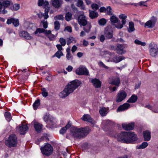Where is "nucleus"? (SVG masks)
Wrapping results in <instances>:
<instances>
[{
	"mask_svg": "<svg viewBox=\"0 0 158 158\" xmlns=\"http://www.w3.org/2000/svg\"><path fill=\"white\" fill-rule=\"evenodd\" d=\"M143 135L144 138H150L151 132L148 130H146L143 132Z\"/></svg>",
	"mask_w": 158,
	"mask_h": 158,
	"instance_id": "nucleus-35",
	"label": "nucleus"
},
{
	"mask_svg": "<svg viewBox=\"0 0 158 158\" xmlns=\"http://www.w3.org/2000/svg\"><path fill=\"white\" fill-rule=\"evenodd\" d=\"M20 8V5L18 4H15L12 5L9 7L12 10H18Z\"/></svg>",
	"mask_w": 158,
	"mask_h": 158,
	"instance_id": "nucleus-32",
	"label": "nucleus"
},
{
	"mask_svg": "<svg viewBox=\"0 0 158 158\" xmlns=\"http://www.w3.org/2000/svg\"><path fill=\"white\" fill-rule=\"evenodd\" d=\"M100 114L102 116H105L107 114L106 108L105 107H103L100 109L99 111Z\"/></svg>",
	"mask_w": 158,
	"mask_h": 158,
	"instance_id": "nucleus-38",
	"label": "nucleus"
},
{
	"mask_svg": "<svg viewBox=\"0 0 158 158\" xmlns=\"http://www.w3.org/2000/svg\"><path fill=\"white\" fill-rule=\"evenodd\" d=\"M49 5L48 2L47 1V0H39L38 5L39 6H44V8H45V6H48Z\"/></svg>",
	"mask_w": 158,
	"mask_h": 158,
	"instance_id": "nucleus-26",
	"label": "nucleus"
},
{
	"mask_svg": "<svg viewBox=\"0 0 158 158\" xmlns=\"http://www.w3.org/2000/svg\"><path fill=\"white\" fill-rule=\"evenodd\" d=\"M2 4L3 6V8L6 9V7H7L10 6V7L11 5H13V3L9 1H5L3 2Z\"/></svg>",
	"mask_w": 158,
	"mask_h": 158,
	"instance_id": "nucleus-31",
	"label": "nucleus"
},
{
	"mask_svg": "<svg viewBox=\"0 0 158 158\" xmlns=\"http://www.w3.org/2000/svg\"><path fill=\"white\" fill-rule=\"evenodd\" d=\"M42 91V94L44 97H46L48 95V93L47 92L46 89L45 88H43L41 89Z\"/></svg>",
	"mask_w": 158,
	"mask_h": 158,
	"instance_id": "nucleus-50",
	"label": "nucleus"
},
{
	"mask_svg": "<svg viewBox=\"0 0 158 158\" xmlns=\"http://www.w3.org/2000/svg\"><path fill=\"white\" fill-rule=\"evenodd\" d=\"M32 123H33L34 126L35 131L37 133L40 132L42 129V125L35 122H33Z\"/></svg>",
	"mask_w": 158,
	"mask_h": 158,
	"instance_id": "nucleus-21",
	"label": "nucleus"
},
{
	"mask_svg": "<svg viewBox=\"0 0 158 158\" xmlns=\"http://www.w3.org/2000/svg\"><path fill=\"white\" fill-rule=\"evenodd\" d=\"M105 35H101L100 38V41L102 42H103L105 40Z\"/></svg>",
	"mask_w": 158,
	"mask_h": 158,
	"instance_id": "nucleus-60",
	"label": "nucleus"
},
{
	"mask_svg": "<svg viewBox=\"0 0 158 158\" xmlns=\"http://www.w3.org/2000/svg\"><path fill=\"white\" fill-rule=\"evenodd\" d=\"M136 139H118V141L122 143H134Z\"/></svg>",
	"mask_w": 158,
	"mask_h": 158,
	"instance_id": "nucleus-18",
	"label": "nucleus"
},
{
	"mask_svg": "<svg viewBox=\"0 0 158 158\" xmlns=\"http://www.w3.org/2000/svg\"><path fill=\"white\" fill-rule=\"evenodd\" d=\"M134 23L132 22H130L129 24V28H128V31L131 33L134 31L135 29L134 28Z\"/></svg>",
	"mask_w": 158,
	"mask_h": 158,
	"instance_id": "nucleus-29",
	"label": "nucleus"
},
{
	"mask_svg": "<svg viewBox=\"0 0 158 158\" xmlns=\"http://www.w3.org/2000/svg\"><path fill=\"white\" fill-rule=\"evenodd\" d=\"M156 18L154 17H152L151 19L147 22L145 24L144 27H148L149 28H152L155 26L156 22Z\"/></svg>",
	"mask_w": 158,
	"mask_h": 158,
	"instance_id": "nucleus-12",
	"label": "nucleus"
},
{
	"mask_svg": "<svg viewBox=\"0 0 158 158\" xmlns=\"http://www.w3.org/2000/svg\"><path fill=\"white\" fill-rule=\"evenodd\" d=\"M62 4L61 0H52V5L56 8H58L60 7Z\"/></svg>",
	"mask_w": 158,
	"mask_h": 158,
	"instance_id": "nucleus-19",
	"label": "nucleus"
},
{
	"mask_svg": "<svg viewBox=\"0 0 158 158\" xmlns=\"http://www.w3.org/2000/svg\"><path fill=\"white\" fill-rule=\"evenodd\" d=\"M92 8L94 10L93 11H96L99 8V6L97 4L93 3L91 5Z\"/></svg>",
	"mask_w": 158,
	"mask_h": 158,
	"instance_id": "nucleus-51",
	"label": "nucleus"
},
{
	"mask_svg": "<svg viewBox=\"0 0 158 158\" xmlns=\"http://www.w3.org/2000/svg\"><path fill=\"white\" fill-rule=\"evenodd\" d=\"M117 53L119 54L122 55L126 53V51L123 50V45L121 44H118L117 46Z\"/></svg>",
	"mask_w": 158,
	"mask_h": 158,
	"instance_id": "nucleus-22",
	"label": "nucleus"
},
{
	"mask_svg": "<svg viewBox=\"0 0 158 158\" xmlns=\"http://www.w3.org/2000/svg\"><path fill=\"white\" fill-rule=\"evenodd\" d=\"M127 137L129 138H136L137 135L133 132L130 131L127 132Z\"/></svg>",
	"mask_w": 158,
	"mask_h": 158,
	"instance_id": "nucleus-36",
	"label": "nucleus"
},
{
	"mask_svg": "<svg viewBox=\"0 0 158 158\" xmlns=\"http://www.w3.org/2000/svg\"><path fill=\"white\" fill-rule=\"evenodd\" d=\"M6 145L9 148L15 147L17 145V139H7L5 142Z\"/></svg>",
	"mask_w": 158,
	"mask_h": 158,
	"instance_id": "nucleus-10",
	"label": "nucleus"
},
{
	"mask_svg": "<svg viewBox=\"0 0 158 158\" xmlns=\"http://www.w3.org/2000/svg\"><path fill=\"white\" fill-rule=\"evenodd\" d=\"M40 104V102L39 99H37L35 101L33 105L34 109L36 110Z\"/></svg>",
	"mask_w": 158,
	"mask_h": 158,
	"instance_id": "nucleus-42",
	"label": "nucleus"
},
{
	"mask_svg": "<svg viewBox=\"0 0 158 158\" xmlns=\"http://www.w3.org/2000/svg\"><path fill=\"white\" fill-rule=\"evenodd\" d=\"M113 31L110 26H108L104 30V34L106 39H110L113 37Z\"/></svg>",
	"mask_w": 158,
	"mask_h": 158,
	"instance_id": "nucleus-6",
	"label": "nucleus"
},
{
	"mask_svg": "<svg viewBox=\"0 0 158 158\" xmlns=\"http://www.w3.org/2000/svg\"><path fill=\"white\" fill-rule=\"evenodd\" d=\"M71 7L74 10V12H77L78 11L77 9L75 6L73 4H72L71 5Z\"/></svg>",
	"mask_w": 158,
	"mask_h": 158,
	"instance_id": "nucleus-64",
	"label": "nucleus"
},
{
	"mask_svg": "<svg viewBox=\"0 0 158 158\" xmlns=\"http://www.w3.org/2000/svg\"><path fill=\"white\" fill-rule=\"evenodd\" d=\"M3 4L2 3L0 2V14H5L7 12V11L5 10V9L2 8Z\"/></svg>",
	"mask_w": 158,
	"mask_h": 158,
	"instance_id": "nucleus-39",
	"label": "nucleus"
},
{
	"mask_svg": "<svg viewBox=\"0 0 158 158\" xmlns=\"http://www.w3.org/2000/svg\"><path fill=\"white\" fill-rule=\"evenodd\" d=\"M130 107V104L128 103H125L123 105H121L117 109V112H120L124 111Z\"/></svg>",
	"mask_w": 158,
	"mask_h": 158,
	"instance_id": "nucleus-20",
	"label": "nucleus"
},
{
	"mask_svg": "<svg viewBox=\"0 0 158 158\" xmlns=\"http://www.w3.org/2000/svg\"><path fill=\"white\" fill-rule=\"evenodd\" d=\"M91 147L90 144L87 143H85L82 146V148L83 149H87Z\"/></svg>",
	"mask_w": 158,
	"mask_h": 158,
	"instance_id": "nucleus-49",
	"label": "nucleus"
},
{
	"mask_svg": "<svg viewBox=\"0 0 158 158\" xmlns=\"http://www.w3.org/2000/svg\"><path fill=\"white\" fill-rule=\"evenodd\" d=\"M90 129L89 127L80 128L74 127L72 129L71 132L73 137L84 138L88 134Z\"/></svg>",
	"mask_w": 158,
	"mask_h": 158,
	"instance_id": "nucleus-2",
	"label": "nucleus"
},
{
	"mask_svg": "<svg viewBox=\"0 0 158 158\" xmlns=\"http://www.w3.org/2000/svg\"><path fill=\"white\" fill-rule=\"evenodd\" d=\"M119 17L120 19H122V23L120 24V22L118 20V24L116 25L113 24V25L115 26V27L118 29H121L123 27V25H125L126 23V19L127 18V16L124 14H121L119 15Z\"/></svg>",
	"mask_w": 158,
	"mask_h": 158,
	"instance_id": "nucleus-7",
	"label": "nucleus"
},
{
	"mask_svg": "<svg viewBox=\"0 0 158 158\" xmlns=\"http://www.w3.org/2000/svg\"><path fill=\"white\" fill-rule=\"evenodd\" d=\"M55 20H63L64 19V17L62 15H60L56 16L54 17Z\"/></svg>",
	"mask_w": 158,
	"mask_h": 158,
	"instance_id": "nucleus-52",
	"label": "nucleus"
},
{
	"mask_svg": "<svg viewBox=\"0 0 158 158\" xmlns=\"http://www.w3.org/2000/svg\"><path fill=\"white\" fill-rule=\"evenodd\" d=\"M42 153L47 156L51 155L53 152V148L51 144H47L41 148Z\"/></svg>",
	"mask_w": 158,
	"mask_h": 158,
	"instance_id": "nucleus-3",
	"label": "nucleus"
},
{
	"mask_svg": "<svg viewBox=\"0 0 158 158\" xmlns=\"http://www.w3.org/2000/svg\"><path fill=\"white\" fill-rule=\"evenodd\" d=\"M66 129L64 128V127L60 130V133L61 134H63L66 133Z\"/></svg>",
	"mask_w": 158,
	"mask_h": 158,
	"instance_id": "nucleus-56",
	"label": "nucleus"
},
{
	"mask_svg": "<svg viewBox=\"0 0 158 158\" xmlns=\"http://www.w3.org/2000/svg\"><path fill=\"white\" fill-rule=\"evenodd\" d=\"M14 18H11L10 19H8L7 21V23L8 24H11V23H12L13 21Z\"/></svg>",
	"mask_w": 158,
	"mask_h": 158,
	"instance_id": "nucleus-61",
	"label": "nucleus"
},
{
	"mask_svg": "<svg viewBox=\"0 0 158 158\" xmlns=\"http://www.w3.org/2000/svg\"><path fill=\"white\" fill-rule=\"evenodd\" d=\"M50 135L47 133H44L42 137V138H48V137H50Z\"/></svg>",
	"mask_w": 158,
	"mask_h": 158,
	"instance_id": "nucleus-58",
	"label": "nucleus"
},
{
	"mask_svg": "<svg viewBox=\"0 0 158 158\" xmlns=\"http://www.w3.org/2000/svg\"><path fill=\"white\" fill-rule=\"evenodd\" d=\"M91 26L90 24H87L85 27H84L83 28L84 31L87 33H89L90 30Z\"/></svg>",
	"mask_w": 158,
	"mask_h": 158,
	"instance_id": "nucleus-41",
	"label": "nucleus"
},
{
	"mask_svg": "<svg viewBox=\"0 0 158 158\" xmlns=\"http://www.w3.org/2000/svg\"><path fill=\"white\" fill-rule=\"evenodd\" d=\"M4 116L6 120L9 122L11 119V114L9 112H5L4 114Z\"/></svg>",
	"mask_w": 158,
	"mask_h": 158,
	"instance_id": "nucleus-40",
	"label": "nucleus"
},
{
	"mask_svg": "<svg viewBox=\"0 0 158 158\" xmlns=\"http://www.w3.org/2000/svg\"><path fill=\"white\" fill-rule=\"evenodd\" d=\"M106 10L107 11V13L108 15H112L113 13L111 11L112 9L110 6H108L106 9Z\"/></svg>",
	"mask_w": 158,
	"mask_h": 158,
	"instance_id": "nucleus-53",
	"label": "nucleus"
},
{
	"mask_svg": "<svg viewBox=\"0 0 158 158\" xmlns=\"http://www.w3.org/2000/svg\"><path fill=\"white\" fill-rule=\"evenodd\" d=\"M19 35L20 36L23 37L27 40H31L32 38L27 32L25 31L21 32L19 34Z\"/></svg>",
	"mask_w": 158,
	"mask_h": 158,
	"instance_id": "nucleus-24",
	"label": "nucleus"
},
{
	"mask_svg": "<svg viewBox=\"0 0 158 158\" xmlns=\"http://www.w3.org/2000/svg\"><path fill=\"white\" fill-rule=\"evenodd\" d=\"M19 129L20 134L24 135L28 131V128L26 125L22 124L19 126Z\"/></svg>",
	"mask_w": 158,
	"mask_h": 158,
	"instance_id": "nucleus-17",
	"label": "nucleus"
},
{
	"mask_svg": "<svg viewBox=\"0 0 158 158\" xmlns=\"http://www.w3.org/2000/svg\"><path fill=\"white\" fill-rule=\"evenodd\" d=\"M91 82L96 88H99L101 87V82L97 79H91Z\"/></svg>",
	"mask_w": 158,
	"mask_h": 158,
	"instance_id": "nucleus-16",
	"label": "nucleus"
},
{
	"mask_svg": "<svg viewBox=\"0 0 158 158\" xmlns=\"http://www.w3.org/2000/svg\"><path fill=\"white\" fill-rule=\"evenodd\" d=\"M81 119L84 121H87L91 123H92L93 121V119L88 114H84Z\"/></svg>",
	"mask_w": 158,
	"mask_h": 158,
	"instance_id": "nucleus-25",
	"label": "nucleus"
},
{
	"mask_svg": "<svg viewBox=\"0 0 158 158\" xmlns=\"http://www.w3.org/2000/svg\"><path fill=\"white\" fill-rule=\"evenodd\" d=\"M106 21L105 19L102 18L98 21V23L100 26H104L106 23Z\"/></svg>",
	"mask_w": 158,
	"mask_h": 158,
	"instance_id": "nucleus-45",
	"label": "nucleus"
},
{
	"mask_svg": "<svg viewBox=\"0 0 158 158\" xmlns=\"http://www.w3.org/2000/svg\"><path fill=\"white\" fill-rule=\"evenodd\" d=\"M54 28L56 31L59 30L60 27V24L58 21H56L54 23Z\"/></svg>",
	"mask_w": 158,
	"mask_h": 158,
	"instance_id": "nucleus-46",
	"label": "nucleus"
},
{
	"mask_svg": "<svg viewBox=\"0 0 158 158\" xmlns=\"http://www.w3.org/2000/svg\"><path fill=\"white\" fill-rule=\"evenodd\" d=\"M63 55V54L61 51H58L55 53L53 56H55L58 58H60V56Z\"/></svg>",
	"mask_w": 158,
	"mask_h": 158,
	"instance_id": "nucleus-48",
	"label": "nucleus"
},
{
	"mask_svg": "<svg viewBox=\"0 0 158 158\" xmlns=\"http://www.w3.org/2000/svg\"><path fill=\"white\" fill-rule=\"evenodd\" d=\"M44 119L45 122L48 123L51 126L50 127L54 126V123L53 121V118L49 115H45L44 117Z\"/></svg>",
	"mask_w": 158,
	"mask_h": 158,
	"instance_id": "nucleus-14",
	"label": "nucleus"
},
{
	"mask_svg": "<svg viewBox=\"0 0 158 158\" xmlns=\"http://www.w3.org/2000/svg\"><path fill=\"white\" fill-rule=\"evenodd\" d=\"M127 96V94L125 91L122 90L119 92L117 95L116 101L118 102L122 101L126 98Z\"/></svg>",
	"mask_w": 158,
	"mask_h": 158,
	"instance_id": "nucleus-9",
	"label": "nucleus"
},
{
	"mask_svg": "<svg viewBox=\"0 0 158 158\" xmlns=\"http://www.w3.org/2000/svg\"><path fill=\"white\" fill-rule=\"evenodd\" d=\"M148 143L147 142H143L137 147V149H139L145 148L148 146Z\"/></svg>",
	"mask_w": 158,
	"mask_h": 158,
	"instance_id": "nucleus-43",
	"label": "nucleus"
},
{
	"mask_svg": "<svg viewBox=\"0 0 158 158\" xmlns=\"http://www.w3.org/2000/svg\"><path fill=\"white\" fill-rule=\"evenodd\" d=\"M110 21L113 23H118V19L114 15L110 17Z\"/></svg>",
	"mask_w": 158,
	"mask_h": 158,
	"instance_id": "nucleus-34",
	"label": "nucleus"
},
{
	"mask_svg": "<svg viewBox=\"0 0 158 158\" xmlns=\"http://www.w3.org/2000/svg\"><path fill=\"white\" fill-rule=\"evenodd\" d=\"M150 48V53L153 57H156L158 55V47L156 44H151L149 46Z\"/></svg>",
	"mask_w": 158,
	"mask_h": 158,
	"instance_id": "nucleus-5",
	"label": "nucleus"
},
{
	"mask_svg": "<svg viewBox=\"0 0 158 158\" xmlns=\"http://www.w3.org/2000/svg\"><path fill=\"white\" fill-rule=\"evenodd\" d=\"M134 42L136 44L141 45L143 46H144L146 45V43L145 42H142L138 39L135 40Z\"/></svg>",
	"mask_w": 158,
	"mask_h": 158,
	"instance_id": "nucleus-47",
	"label": "nucleus"
},
{
	"mask_svg": "<svg viewBox=\"0 0 158 158\" xmlns=\"http://www.w3.org/2000/svg\"><path fill=\"white\" fill-rule=\"evenodd\" d=\"M45 13L44 16V18L45 19H47L48 17V13L50 10V7L47 6H45Z\"/></svg>",
	"mask_w": 158,
	"mask_h": 158,
	"instance_id": "nucleus-37",
	"label": "nucleus"
},
{
	"mask_svg": "<svg viewBox=\"0 0 158 158\" xmlns=\"http://www.w3.org/2000/svg\"><path fill=\"white\" fill-rule=\"evenodd\" d=\"M59 41L62 46H64L66 44V41L63 38H60L59 40Z\"/></svg>",
	"mask_w": 158,
	"mask_h": 158,
	"instance_id": "nucleus-54",
	"label": "nucleus"
},
{
	"mask_svg": "<svg viewBox=\"0 0 158 158\" xmlns=\"http://www.w3.org/2000/svg\"><path fill=\"white\" fill-rule=\"evenodd\" d=\"M76 72L77 75H89V72L87 69L85 67L80 66L76 70Z\"/></svg>",
	"mask_w": 158,
	"mask_h": 158,
	"instance_id": "nucleus-8",
	"label": "nucleus"
},
{
	"mask_svg": "<svg viewBox=\"0 0 158 158\" xmlns=\"http://www.w3.org/2000/svg\"><path fill=\"white\" fill-rule=\"evenodd\" d=\"M42 23H43L44 28L45 29L46 28L48 27V22L47 21H42Z\"/></svg>",
	"mask_w": 158,
	"mask_h": 158,
	"instance_id": "nucleus-59",
	"label": "nucleus"
},
{
	"mask_svg": "<svg viewBox=\"0 0 158 158\" xmlns=\"http://www.w3.org/2000/svg\"><path fill=\"white\" fill-rule=\"evenodd\" d=\"M78 23L81 25L85 26L87 23V21L85 16L83 14L79 15L77 19Z\"/></svg>",
	"mask_w": 158,
	"mask_h": 158,
	"instance_id": "nucleus-11",
	"label": "nucleus"
},
{
	"mask_svg": "<svg viewBox=\"0 0 158 158\" xmlns=\"http://www.w3.org/2000/svg\"><path fill=\"white\" fill-rule=\"evenodd\" d=\"M147 2V1H146L145 2L144 1H141L139 3V5L140 6H141L142 5L147 6L145 5L146 2Z\"/></svg>",
	"mask_w": 158,
	"mask_h": 158,
	"instance_id": "nucleus-62",
	"label": "nucleus"
},
{
	"mask_svg": "<svg viewBox=\"0 0 158 158\" xmlns=\"http://www.w3.org/2000/svg\"><path fill=\"white\" fill-rule=\"evenodd\" d=\"M134 123H131L129 124L123 123L122 124V127L125 130H132L134 127Z\"/></svg>",
	"mask_w": 158,
	"mask_h": 158,
	"instance_id": "nucleus-15",
	"label": "nucleus"
},
{
	"mask_svg": "<svg viewBox=\"0 0 158 158\" xmlns=\"http://www.w3.org/2000/svg\"><path fill=\"white\" fill-rule=\"evenodd\" d=\"M98 64L100 66L102 67L103 68H104L106 69H108V67L106 66L102 62L100 61L98 63Z\"/></svg>",
	"mask_w": 158,
	"mask_h": 158,
	"instance_id": "nucleus-57",
	"label": "nucleus"
},
{
	"mask_svg": "<svg viewBox=\"0 0 158 158\" xmlns=\"http://www.w3.org/2000/svg\"><path fill=\"white\" fill-rule=\"evenodd\" d=\"M71 125V124L70 123V121H69L66 125L64 127L67 130L70 127Z\"/></svg>",
	"mask_w": 158,
	"mask_h": 158,
	"instance_id": "nucleus-63",
	"label": "nucleus"
},
{
	"mask_svg": "<svg viewBox=\"0 0 158 158\" xmlns=\"http://www.w3.org/2000/svg\"><path fill=\"white\" fill-rule=\"evenodd\" d=\"M49 5L48 2L47 1V0H39L38 5L39 6H44V8H45V6H48Z\"/></svg>",
	"mask_w": 158,
	"mask_h": 158,
	"instance_id": "nucleus-27",
	"label": "nucleus"
},
{
	"mask_svg": "<svg viewBox=\"0 0 158 158\" xmlns=\"http://www.w3.org/2000/svg\"><path fill=\"white\" fill-rule=\"evenodd\" d=\"M72 17V14L70 12H67L65 15V19L66 21H69L71 19Z\"/></svg>",
	"mask_w": 158,
	"mask_h": 158,
	"instance_id": "nucleus-44",
	"label": "nucleus"
},
{
	"mask_svg": "<svg viewBox=\"0 0 158 158\" xmlns=\"http://www.w3.org/2000/svg\"><path fill=\"white\" fill-rule=\"evenodd\" d=\"M89 17L91 19H94L98 17V15L97 12L94 11L89 10Z\"/></svg>",
	"mask_w": 158,
	"mask_h": 158,
	"instance_id": "nucleus-23",
	"label": "nucleus"
},
{
	"mask_svg": "<svg viewBox=\"0 0 158 158\" xmlns=\"http://www.w3.org/2000/svg\"><path fill=\"white\" fill-rule=\"evenodd\" d=\"M117 137L119 138H127V132H123L117 135Z\"/></svg>",
	"mask_w": 158,
	"mask_h": 158,
	"instance_id": "nucleus-33",
	"label": "nucleus"
},
{
	"mask_svg": "<svg viewBox=\"0 0 158 158\" xmlns=\"http://www.w3.org/2000/svg\"><path fill=\"white\" fill-rule=\"evenodd\" d=\"M137 96L135 94H133L127 100V102L129 103H134L137 101Z\"/></svg>",
	"mask_w": 158,
	"mask_h": 158,
	"instance_id": "nucleus-28",
	"label": "nucleus"
},
{
	"mask_svg": "<svg viewBox=\"0 0 158 158\" xmlns=\"http://www.w3.org/2000/svg\"><path fill=\"white\" fill-rule=\"evenodd\" d=\"M44 33L45 35H49L48 37L49 38L50 40H53L55 37V35L52 34L51 31L50 30H47L44 29L43 28H39L37 29L35 31L34 34H36L38 33Z\"/></svg>",
	"mask_w": 158,
	"mask_h": 158,
	"instance_id": "nucleus-4",
	"label": "nucleus"
},
{
	"mask_svg": "<svg viewBox=\"0 0 158 158\" xmlns=\"http://www.w3.org/2000/svg\"><path fill=\"white\" fill-rule=\"evenodd\" d=\"M125 59V57L123 56H120L119 57L115 56L113 58V62L117 63Z\"/></svg>",
	"mask_w": 158,
	"mask_h": 158,
	"instance_id": "nucleus-30",
	"label": "nucleus"
},
{
	"mask_svg": "<svg viewBox=\"0 0 158 158\" xmlns=\"http://www.w3.org/2000/svg\"><path fill=\"white\" fill-rule=\"evenodd\" d=\"M80 81L76 80L71 82L65 87L64 89L59 94L60 98H64L72 93L81 84Z\"/></svg>",
	"mask_w": 158,
	"mask_h": 158,
	"instance_id": "nucleus-1",
	"label": "nucleus"
},
{
	"mask_svg": "<svg viewBox=\"0 0 158 158\" xmlns=\"http://www.w3.org/2000/svg\"><path fill=\"white\" fill-rule=\"evenodd\" d=\"M13 23L15 27H16L18 26L19 24V20L14 18Z\"/></svg>",
	"mask_w": 158,
	"mask_h": 158,
	"instance_id": "nucleus-55",
	"label": "nucleus"
},
{
	"mask_svg": "<svg viewBox=\"0 0 158 158\" xmlns=\"http://www.w3.org/2000/svg\"><path fill=\"white\" fill-rule=\"evenodd\" d=\"M120 82L119 78L118 77H113L109 81L110 84L114 85L117 87L118 86Z\"/></svg>",
	"mask_w": 158,
	"mask_h": 158,
	"instance_id": "nucleus-13",
	"label": "nucleus"
}]
</instances>
